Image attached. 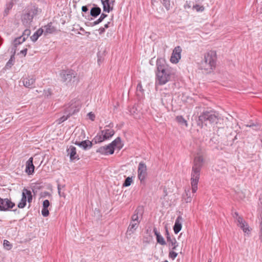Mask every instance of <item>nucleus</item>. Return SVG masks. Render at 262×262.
<instances>
[{"label": "nucleus", "mask_w": 262, "mask_h": 262, "mask_svg": "<svg viewBox=\"0 0 262 262\" xmlns=\"http://www.w3.org/2000/svg\"><path fill=\"white\" fill-rule=\"evenodd\" d=\"M203 163V158L200 155H197L194 160V165L191 172V184L192 193H195L198 189V183L200 178V170ZM186 203L191 201V189L189 187L185 189V193L183 195V200Z\"/></svg>", "instance_id": "nucleus-1"}, {"label": "nucleus", "mask_w": 262, "mask_h": 262, "mask_svg": "<svg viewBox=\"0 0 262 262\" xmlns=\"http://www.w3.org/2000/svg\"><path fill=\"white\" fill-rule=\"evenodd\" d=\"M156 66V80L160 85L169 81L171 76L176 73V70L169 67L163 58L157 59Z\"/></svg>", "instance_id": "nucleus-2"}, {"label": "nucleus", "mask_w": 262, "mask_h": 262, "mask_svg": "<svg viewBox=\"0 0 262 262\" xmlns=\"http://www.w3.org/2000/svg\"><path fill=\"white\" fill-rule=\"evenodd\" d=\"M216 60L215 51H209L205 55L204 59L200 63V69L206 73H210L215 67Z\"/></svg>", "instance_id": "nucleus-3"}, {"label": "nucleus", "mask_w": 262, "mask_h": 262, "mask_svg": "<svg viewBox=\"0 0 262 262\" xmlns=\"http://www.w3.org/2000/svg\"><path fill=\"white\" fill-rule=\"evenodd\" d=\"M219 119V114L213 111H205L199 117V121L205 126L216 124Z\"/></svg>", "instance_id": "nucleus-4"}, {"label": "nucleus", "mask_w": 262, "mask_h": 262, "mask_svg": "<svg viewBox=\"0 0 262 262\" xmlns=\"http://www.w3.org/2000/svg\"><path fill=\"white\" fill-rule=\"evenodd\" d=\"M41 12V9L36 6H32L26 13L23 14L21 20L23 24L26 27H29L31 24L34 16L38 15Z\"/></svg>", "instance_id": "nucleus-5"}, {"label": "nucleus", "mask_w": 262, "mask_h": 262, "mask_svg": "<svg viewBox=\"0 0 262 262\" xmlns=\"http://www.w3.org/2000/svg\"><path fill=\"white\" fill-rule=\"evenodd\" d=\"M60 75L61 81L67 83L70 82L72 78L76 77V73L72 70H63L61 72Z\"/></svg>", "instance_id": "nucleus-6"}, {"label": "nucleus", "mask_w": 262, "mask_h": 262, "mask_svg": "<svg viewBox=\"0 0 262 262\" xmlns=\"http://www.w3.org/2000/svg\"><path fill=\"white\" fill-rule=\"evenodd\" d=\"M233 216L236 220L237 225L243 230L244 232L248 233L250 231L248 224L241 216L238 215L237 212H234Z\"/></svg>", "instance_id": "nucleus-7"}, {"label": "nucleus", "mask_w": 262, "mask_h": 262, "mask_svg": "<svg viewBox=\"0 0 262 262\" xmlns=\"http://www.w3.org/2000/svg\"><path fill=\"white\" fill-rule=\"evenodd\" d=\"M147 176V167L145 164L141 162L139 163L138 168V177L141 183H143Z\"/></svg>", "instance_id": "nucleus-8"}, {"label": "nucleus", "mask_w": 262, "mask_h": 262, "mask_svg": "<svg viewBox=\"0 0 262 262\" xmlns=\"http://www.w3.org/2000/svg\"><path fill=\"white\" fill-rule=\"evenodd\" d=\"M15 206V204L8 199H2L0 198V210L7 211L10 208H12Z\"/></svg>", "instance_id": "nucleus-9"}, {"label": "nucleus", "mask_w": 262, "mask_h": 262, "mask_svg": "<svg viewBox=\"0 0 262 262\" xmlns=\"http://www.w3.org/2000/svg\"><path fill=\"white\" fill-rule=\"evenodd\" d=\"M143 213V209L142 207L139 206L135 210L134 214L132 216L131 221L132 222H135L137 223H140V218L142 219V215Z\"/></svg>", "instance_id": "nucleus-10"}, {"label": "nucleus", "mask_w": 262, "mask_h": 262, "mask_svg": "<svg viewBox=\"0 0 262 262\" xmlns=\"http://www.w3.org/2000/svg\"><path fill=\"white\" fill-rule=\"evenodd\" d=\"M23 85L27 88L31 89L35 86V78L34 76H29L21 79Z\"/></svg>", "instance_id": "nucleus-11"}, {"label": "nucleus", "mask_w": 262, "mask_h": 262, "mask_svg": "<svg viewBox=\"0 0 262 262\" xmlns=\"http://www.w3.org/2000/svg\"><path fill=\"white\" fill-rule=\"evenodd\" d=\"M96 152L101 155H112L114 152V148L109 144L106 146H101L96 150Z\"/></svg>", "instance_id": "nucleus-12"}, {"label": "nucleus", "mask_w": 262, "mask_h": 262, "mask_svg": "<svg viewBox=\"0 0 262 262\" xmlns=\"http://www.w3.org/2000/svg\"><path fill=\"white\" fill-rule=\"evenodd\" d=\"M180 59V47H176L173 50L170 61L172 63H177Z\"/></svg>", "instance_id": "nucleus-13"}, {"label": "nucleus", "mask_w": 262, "mask_h": 262, "mask_svg": "<svg viewBox=\"0 0 262 262\" xmlns=\"http://www.w3.org/2000/svg\"><path fill=\"white\" fill-rule=\"evenodd\" d=\"M68 156H69L70 160L73 161L75 160H79V156L76 152V147L73 146H70L67 149Z\"/></svg>", "instance_id": "nucleus-14"}, {"label": "nucleus", "mask_w": 262, "mask_h": 262, "mask_svg": "<svg viewBox=\"0 0 262 262\" xmlns=\"http://www.w3.org/2000/svg\"><path fill=\"white\" fill-rule=\"evenodd\" d=\"M26 166V172L29 175L32 174L34 172L35 168V167L33 163L32 157L30 158L29 160L27 161Z\"/></svg>", "instance_id": "nucleus-15"}, {"label": "nucleus", "mask_w": 262, "mask_h": 262, "mask_svg": "<svg viewBox=\"0 0 262 262\" xmlns=\"http://www.w3.org/2000/svg\"><path fill=\"white\" fill-rule=\"evenodd\" d=\"M78 107H76L75 105L73 106V104H71V106L68 108L67 111L69 112V114L67 117L63 116L61 117L59 119V123L62 122L66 120L70 115L74 114L75 113L78 111Z\"/></svg>", "instance_id": "nucleus-16"}, {"label": "nucleus", "mask_w": 262, "mask_h": 262, "mask_svg": "<svg viewBox=\"0 0 262 262\" xmlns=\"http://www.w3.org/2000/svg\"><path fill=\"white\" fill-rule=\"evenodd\" d=\"M74 143L84 150L91 148L93 145L92 142L89 140H84L81 142L76 140Z\"/></svg>", "instance_id": "nucleus-17"}, {"label": "nucleus", "mask_w": 262, "mask_h": 262, "mask_svg": "<svg viewBox=\"0 0 262 262\" xmlns=\"http://www.w3.org/2000/svg\"><path fill=\"white\" fill-rule=\"evenodd\" d=\"M139 224V223L130 222L126 231V235L133 234L138 227Z\"/></svg>", "instance_id": "nucleus-18"}, {"label": "nucleus", "mask_w": 262, "mask_h": 262, "mask_svg": "<svg viewBox=\"0 0 262 262\" xmlns=\"http://www.w3.org/2000/svg\"><path fill=\"white\" fill-rule=\"evenodd\" d=\"M110 144L112 147L114 148V150L115 148H117L120 150L123 147V144L121 142V140L120 137L117 138Z\"/></svg>", "instance_id": "nucleus-19"}, {"label": "nucleus", "mask_w": 262, "mask_h": 262, "mask_svg": "<svg viewBox=\"0 0 262 262\" xmlns=\"http://www.w3.org/2000/svg\"><path fill=\"white\" fill-rule=\"evenodd\" d=\"M154 232L156 236L157 242L161 245H166V243L164 238L160 235V233L158 232L156 228H154Z\"/></svg>", "instance_id": "nucleus-20"}, {"label": "nucleus", "mask_w": 262, "mask_h": 262, "mask_svg": "<svg viewBox=\"0 0 262 262\" xmlns=\"http://www.w3.org/2000/svg\"><path fill=\"white\" fill-rule=\"evenodd\" d=\"M101 3L103 5V11L109 13L113 10V7L110 6V0H101Z\"/></svg>", "instance_id": "nucleus-21"}, {"label": "nucleus", "mask_w": 262, "mask_h": 262, "mask_svg": "<svg viewBox=\"0 0 262 262\" xmlns=\"http://www.w3.org/2000/svg\"><path fill=\"white\" fill-rule=\"evenodd\" d=\"M101 11L100 8L94 5V7L90 10V14L92 16L96 17L100 14Z\"/></svg>", "instance_id": "nucleus-22"}, {"label": "nucleus", "mask_w": 262, "mask_h": 262, "mask_svg": "<svg viewBox=\"0 0 262 262\" xmlns=\"http://www.w3.org/2000/svg\"><path fill=\"white\" fill-rule=\"evenodd\" d=\"M45 30H43V32L45 35L48 34H52L54 33L56 29L52 25V24H49L47 26L44 27Z\"/></svg>", "instance_id": "nucleus-23"}, {"label": "nucleus", "mask_w": 262, "mask_h": 262, "mask_svg": "<svg viewBox=\"0 0 262 262\" xmlns=\"http://www.w3.org/2000/svg\"><path fill=\"white\" fill-rule=\"evenodd\" d=\"M114 131L113 129H106L101 131L102 135L104 136L106 140L112 137L114 135Z\"/></svg>", "instance_id": "nucleus-24"}, {"label": "nucleus", "mask_w": 262, "mask_h": 262, "mask_svg": "<svg viewBox=\"0 0 262 262\" xmlns=\"http://www.w3.org/2000/svg\"><path fill=\"white\" fill-rule=\"evenodd\" d=\"M43 32V29L40 28L37 30L33 35L31 36V39L33 42L36 41L38 37L41 36Z\"/></svg>", "instance_id": "nucleus-25"}, {"label": "nucleus", "mask_w": 262, "mask_h": 262, "mask_svg": "<svg viewBox=\"0 0 262 262\" xmlns=\"http://www.w3.org/2000/svg\"><path fill=\"white\" fill-rule=\"evenodd\" d=\"M26 201L27 196L26 195L25 191H24V189L22 193V198L20 200V202L18 203L17 205L18 207L19 208H24L26 205Z\"/></svg>", "instance_id": "nucleus-26"}, {"label": "nucleus", "mask_w": 262, "mask_h": 262, "mask_svg": "<svg viewBox=\"0 0 262 262\" xmlns=\"http://www.w3.org/2000/svg\"><path fill=\"white\" fill-rule=\"evenodd\" d=\"M180 216H178L176 221L175 224L173 226V230L176 234H177L180 231Z\"/></svg>", "instance_id": "nucleus-27"}, {"label": "nucleus", "mask_w": 262, "mask_h": 262, "mask_svg": "<svg viewBox=\"0 0 262 262\" xmlns=\"http://www.w3.org/2000/svg\"><path fill=\"white\" fill-rule=\"evenodd\" d=\"M14 62H15V57H14V53L13 55H11L10 59L7 62L6 66H5L6 68L10 69L14 64Z\"/></svg>", "instance_id": "nucleus-28"}, {"label": "nucleus", "mask_w": 262, "mask_h": 262, "mask_svg": "<svg viewBox=\"0 0 262 262\" xmlns=\"http://www.w3.org/2000/svg\"><path fill=\"white\" fill-rule=\"evenodd\" d=\"M13 6V3L12 1H11L6 4V8L4 12V16H7L8 14V13L9 12V10L12 9Z\"/></svg>", "instance_id": "nucleus-29"}, {"label": "nucleus", "mask_w": 262, "mask_h": 262, "mask_svg": "<svg viewBox=\"0 0 262 262\" xmlns=\"http://www.w3.org/2000/svg\"><path fill=\"white\" fill-rule=\"evenodd\" d=\"M26 40L25 37H21V36L15 38L13 41V44L15 47L21 44Z\"/></svg>", "instance_id": "nucleus-30"}, {"label": "nucleus", "mask_w": 262, "mask_h": 262, "mask_svg": "<svg viewBox=\"0 0 262 262\" xmlns=\"http://www.w3.org/2000/svg\"><path fill=\"white\" fill-rule=\"evenodd\" d=\"M167 242L169 243V246L172 247V249H175L178 246V244L177 243L175 238H170V240H167Z\"/></svg>", "instance_id": "nucleus-31"}, {"label": "nucleus", "mask_w": 262, "mask_h": 262, "mask_svg": "<svg viewBox=\"0 0 262 262\" xmlns=\"http://www.w3.org/2000/svg\"><path fill=\"white\" fill-rule=\"evenodd\" d=\"M105 140H106V139L104 138V136L103 135H101L100 136H96L94 138L93 141H94L95 143H97L102 142V141H104Z\"/></svg>", "instance_id": "nucleus-32"}, {"label": "nucleus", "mask_w": 262, "mask_h": 262, "mask_svg": "<svg viewBox=\"0 0 262 262\" xmlns=\"http://www.w3.org/2000/svg\"><path fill=\"white\" fill-rule=\"evenodd\" d=\"M107 15L104 13L101 14L100 17L96 21L93 23V25H96L101 23L106 17H107Z\"/></svg>", "instance_id": "nucleus-33"}, {"label": "nucleus", "mask_w": 262, "mask_h": 262, "mask_svg": "<svg viewBox=\"0 0 262 262\" xmlns=\"http://www.w3.org/2000/svg\"><path fill=\"white\" fill-rule=\"evenodd\" d=\"M26 195L27 196V200L29 203H30L32 200V195L30 190L27 189H24Z\"/></svg>", "instance_id": "nucleus-34"}, {"label": "nucleus", "mask_w": 262, "mask_h": 262, "mask_svg": "<svg viewBox=\"0 0 262 262\" xmlns=\"http://www.w3.org/2000/svg\"><path fill=\"white\" fill-rule=\"evenodd\" d=\"M137 95L138 96L142 95L144 92V90L142 88V86L141 84V83H139L137 86Z\"/></svg>", "instance_id": "nucleus-35"}, {"label": "nucleus", "mask_w": 262, "mask_h": 262, "mask_svg": "<svg viewBox=\"0 0 262 262\" xmlns=\"http://www.w3.org/2000/svg\"><path fill=\"white\" fill-rule=\"evenodd\" d=\"M133 182V179L132 177H127L125 180L123 184V186L124 187H128L130 186Z\"/></svg>", "instance_id": "nucleus-36"}, {"label": "nucleus", "mask_w": 262, "mask_h": 262, "mask_svg": "<svg viewBox=\"0 0 262 262\" xmlns=\"http://www.w3.org/2000/svg\"><path fill=\"white\" fill-rule=\"evenodd\" d=\"M161 3L165 7V8L168 10L170 7V4L169 0H161Z\"/></svg>", "instance_id": "nucleus-37"}, {"label": "nucleus", "mask_w": 262, "mask_h": 262, "mask_svg": "<svg viewBox=\"0 0 262 262\" xmlns=\"http://www.w3.org/2000/svg\"><path fill=\"white\" fill-rule=\"evenodd\" d=\"M193 9L197 12H203L204 10V7L199 5H195L193 6Z\"/></svg>", "instance_id": "nucleus-38"}, {"label": "nucleus", "mask_w": 262, "mask_h": 262, "mask_svg": "<svg viewBox=\"0 0 262 262\" xmlns=\"http://www.w3.org/2000/svg\"><path fill=\"white\" fill-rule=\"evenodd\" d=\"M4 246L7 250H10L12 248V245L10 244V242L6 239L4 241Z\"/></svg>", "instance_id": "nucleus-39"}, {"label": "nucleus", "mask_w": 262, "mask_h": 262, "mask_svg": "<svg viewBox=\"0 0 262 262\" xmlns=\"http://www.w3.org/2000/svg\"><path fill=\"white\" fill-rule=\"evenodd\" d=\"M31 31L30 29H26L22 35L21 36V37H25L26 39L28 37V36L30 35Z\"/></svg>", "instance_id": "nucleus-40"}, {"label": "nucleus", "mask_w": 262, "mask_h": 262, "mask_svg": "<svg viewBox=\"0 0 262 262\" xmlns=\"http://www.w3.org/2000/svg\"><path fill=\"white\" fill-rule=\"evenodd\" d=\"M41 214L45 217L48 216L49 214V211L48 208H42L41 210Z\"/></svg>", "instance_id": "nucleus-41"}, {"label": "nucleus", "mask_w": 262, "mask_h": 262, "mask_svg": "<svg viewBox=\"0 0 262 262\" xmlns=\"http://www.w3.org/2000/svg\"><path fill=\"white\" fill-rule=\"evenodd\" d=\"M40 198L51 197V194L48 191H43L40 193Z\"/></svg>", "instance_id": "nucleus-42"}, {"label": "nucleus", "mask_w": 262, "mask_h": 262, "mask_svg": "<svg viewBox=\"0 0 262 262\" xmlns=\"http://www.w3.org/2000/svg\"><path fill=\"white\" fill-rule=\"evenodd\" d=\"M258 125H259V124L257 123H255L250 122L249 124L246 125V126L249 127H257L258 126Z\"/></svg>", "instance_id": "nucleus-43"}, {"label": "nucleus", "mask_w": 262, "mask_h": 262, "mask_svg": "<svg viewBox=\"0 0 262 262\" xmlns=\"http://www.w3.org/2000/svg\"><path fill=\"white\" fill-rule=\"evenodd\" d=\"M50 206V202L49 200H46L43 202L42 208H48Z\"/></svg>", "instance_id": "nucleus-44"}, {"label": "nucleus", "mask_w": 262, "mask_h": 262, "mask_svg": "<svg viewBox=\"0 0 262 262\" xmlns=\"http://www.w3.org/2000/svg\"><path fill=\"white\" fill-rule=\"evenodd\" d=\"M169 257L172 259H174L178 255V253L174 251H170L169 252Z\"/></svg>", "instance_id": "nucleus-45"}, {"label": "nucleus", "mask_w": 262, "mask_h": 262, "mask_svg": "<svg viewBox=\"0 0 262 262\" xmlns=\"http://www.w3.org/2000/svg\"><path fill=\"white\" fill-rule=\"evenodd\" d=\"M88 116L89 117V118L93 121L95 119V115L94 114H93L92 112H90L88 114Z\"/></svg>", "instance_id": "nucleus-46"}, {"label": "nucleus", "mask_w": 262, "mask_h": 262, "mask_svg": "<svg viewBox=\"0 0 262 262\" xmlns=\"http://www.w3.org/2000/svg\"><path fill=\"white\" fill-rule=\"evenodd\" d=\"M184 125L186 126H187V123L186 120H185L184 118H183L181 117V125Z\"/></svg>", "instance_id": "nucleus-47"}, {"label": "nucleus", "mask_w": 262, "mask_h": 262, "mask_svg": "<svg viewBox=\"0 0 262 262\" xmlns=\"http://www.w3.org/2000/svg\"><path fill=\"white\" fill-rule=\"evenodd\" d=\"M165 229H166V235L167 240H170V238L171 237L170 236L169 233L168 229L166 227L165 228Z\"/></svg>", "instance_id": "nucleus-48"}, {"label": "nucleus", "mask_w": 262, "mask_h": 262, "mask_svg": "<svg viewBox=\"0 0 262 262\" xmlns=\"http://www.w3.org/2000/svg\"><path fill=\"white\" fill-rule=\"evenodd\" d=\"M81 9H82V11L83 12H86L89 10V9L88 8L87 6H82Z\"/></svg>", "instance_id": "nucleus-49"}, {"label": "nucleus", "mask_w": 262, "mask_h": 262, "mask_svg": "<svg viewBox=\"0 0 262 262\" xmlns=\"http://www.w3.org/2000/svg\"><path fill=\"white\" fill-rule=\"evenodd\" d=\"M57 189H58V192L59 196H62L63 195L61 193V187H60V184H58Z\"/></svg>", "instance_id": "nucleus-50"}, {"label": "nucleus", "mask_w": 262, "mask_h": 262, "mask_svg": "<svg viewBox=\"0 0 262 262\" xmlns=\"http://www.w3.org/2000/svg\"><path fill=\"white\" fill-rule=\"evenodd\" d=\"M27 52V49H25L20 51V53L25 56Z\"/></svg>", "instance_id": "nucleus-51"}, {"label": "nucleus", "mask_w": 262, "mask_h": 262, "mask_svg": "<svg viewBox=\"0 0 262 262\" xmlns=\"http://www.w3.org/2000/svg\"><path fill=\"white\" fill-rule=\"evenodd\" d=\"M99 33L100 34H102V33H104L105 32V28H100L99 29Z\"/></svg>", "instance_id": "nucleus-52"}, {"label": "nucleus", "mask_w": 262, "mask_h": 262, "mask_svg": "<svg viewBox=\"0 0 262 262\" xmlns=\"http://www.w3.org/2000/svg\"><path fill=\"white\" fill-rule=\"evenodd\" d=\"M259 240L262 243V231H260Z\"/></svg>", "instance_id": "nucleus-53"}, {"label": "nucleus", "mask_w": 262, "mask_h": 262, "mask_svg": "<svg viewBox=\"0 0 262 262\" xmlns=\"http://www.w3.org/2000/svg\"><path fill=\"white\" fill-rule=\"evenodd\" d=\"M260 231H262V217H261V222L260 223Z\"/></svg>", "instance_id": "nucleus-54"}, {"label": "nucleus", "mask_w": 262, "mask_h": 262, "mask_svg": "<svg viewBox=\"0 0 262 262\" xmlns=\"http://www.w3.org/2000/svg\"><path fill=\"white\" fill-rule=\"evenodd\" d=\"M109 24H110V22H108L107 24H106L104 25V28H108Z\"/></svg>", "instance_id": "nucleus-55"}, {"label": "nucleus", "mask_w": 262, "mask_h": 262, "mask_svg": "<svg viewBox=\"0 0 262 262\" xmlns=\"http://www.w3.org/2000/svg\"><path fill=\"white\" fill-rule=\"evenodd\" d=\"M176 119L178 122H180V117L179 116H177Z\"/></svg>", "instance_id": "nucleus-56"}, {"label": "nucleus", "mask_w": 262, "mask_h": 262, "mask_svg": "<svg viewBox=\"0 0 262 262\" xmlns=\"http://www.w3.org/2000/svg\"><path fill=\"white\" fill-rule=\"evenodd\" d=\"M2 38L0 37V43H2Z\"/></svg>", "instance_id": "nucleus-57"}, {"label": "nucleus", "mask_w": 262, "mask_h": 262, "mask_svg": "<svg viewBox=\"0 0 262 262\" xmlns=\"http://www.w3.org/2000/svg\"><path fill=\"white\" fill-rule=\"evenodd\" d=\"M80 134H81V135H82V134H83V132H82V131H81V132H80Z\"/></svg>", "instance_id": "nucleus-58"}, {"label": "nucleus", "mask_w": 262, "mask_h": 262, "mask_svg": "<svg viewBox=\"0 0 262 262\" xmlns=\"http://www.w3.org/2000/svg\"><path fill=\"white\" fill-rule=\"evenodd\" d=\"M208 262H211V259H209Z\"/></svg>", "instance_id": "nucleus-59"}, {"label": "nucleus", "mask_w": 262, "mask_h": 262, "mask_svg": "<svg viewBox=\"0 0 262 262\" xmlns=\"http://www.w3.org/2000/svg\"><path fill=\"white\" fill-rule=\"evenodd\" d=\"M258 129V128H255L254 129H255V130H257Z\"/></svg>", "instance_id": "nucleus-60"}, {"label": "nucleus", "mask_w": 262, "mask_h": 262, "mask_svg": "<svg viewBox=\"0 0 262 262\" xmlns=\"http://www.w3.org/2000/svg\"><path fill=\"white\" fill-rule=\"evenodd\" d=\"M81 262H85V261H81Z\"/></svg>", "instance_id": "nucleus-61"}]
</instances>
